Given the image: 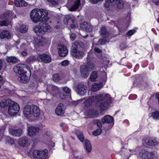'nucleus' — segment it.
Instances as JSON below:
<instances>
[{"label":"nucleus","mask_w":159,"mask_h":159,"mask_svg":"<svg viewBox=\"0 0 159 159\" xmlns=\"http://www.w3.org/2000/svg\"><path fill=\"white\" fill-rule=\"evenodd\" d=\"M154 155L153 152H149L145 150H142L139 154L140 156L143 159H149L152 158Z\"/></svg>","instance_id":"obj_12"},{"label":"nucleus","mask_w":159,"mask_h":159,"mask_svg":"<svg viewBox=\"0 0 159 159\" xmlns=\"http://www.w3.org/2000/svg\"><path fill=\"white\" fill-rule=\"evenodd\" d=\"M14 5L17 7H26L27 3L23 0H15Z\"/></svg>","instance_id":"obj_24"},{"label":"nucleus","mask_w":159,"mask_h":159,"mask_svg":"<svg viewBox=\"0 0 159 159\" xmlns=\"http://www.w3.org/2000/svg\"><path fill=\"white\" fill-rule=\"evenodd\" d=\"M35 59V57H30L26 60L27 63L30 64L33 62Z\"/></svg>","instance_id":"obj_44"},{"label":"nucleus","mask_w":159,"mask_h":159,"mask_svg":"<svg viewBox=\"0 0 159 159\" xmlns=\"http://www.w3.org/2000/svg\"><path fill=\"white\" fill-rule=\"evenodd\" d=\"M11 37L9 32L7 30H4L0 32V38L1 39H9Z\"/></svg>","instance_id":"obj_22"},{"label":"nucleus","mask_w":159,"mask_h":159,"mask_svg":"<svg viewBox=\"0 0 159 159\" xmlns=\"http://www.w3.org/2000/svg\"><path fill=\"white\" fill-rule=\"evenodd\" d=\"M48 2H50L51 4L56 5L58 4V1L59 0H47Z\"/></svg>","instance_id":"obj_45"},{"label":"nucleus","mask_w":159,"mask_h":159,"mask_svg":"<svg viewBox=\"0 0 159 159\" xmlns=\"http://www.w3.org/2000/svg\"><path fill=\"white\" fill-rule=\"evenodd\" d=\"M100 33L101 35L104 38H107L109 35V32L107 31L105 27H102L101 28Z\"/></svg>","instance_id":"obj_28"},{"label":"nucleus","mask_w":159,"mask_h":159,"mask_svg":"<svg viewBox=\"0 0 159 159\" xmlns=\"http://www.w3.org/2000/svg\"><path fill=\"white\" fill-rule=\"evenodd\" d=\"M48 11L43 9L36 8L32 10L30 12V18L34 23L39 21H47L49 18L48 16Z\"/></svg>","instance_id":"obj_2"},{"label":"nucleus","mask_w":159,"mask_h":159,"mask_svg":"<svg viewBox=\"0 0 159 159\" xmlns=\"http://www.w3.org/2000/svg\"><path fill=\"white\" fill-rule=\"evenodd\" d=\"M151 116L155 120L159 119V111H156L152 112L151 114Z\"/></svg>","instance_id":"obj_37"},{"label":"nucleus","mask_w":159,"mask_h":159,"mask_svg":"<svg viewBox=\"0 0 159 159\" xmlns=\"http://www.w3.org/2000/svg\"><path fill=\"white\" fill-rule=\"evenodd\" d=\"M20 110L19 104L14 102L11 101L9 106L8 113L11 116H14L17 114Z\"/></svg>","instance_id":"obj_5"},{"label":"nucleus","mask_w":159,"mask_h":159,"mask_svg":"<svg viewBox=\"0 0 159 159\" xmlns=\"http://www.w3.org/2000/svg\"><path fill=\"white\" fill-rule=\"evenodd\" d=\"M80 28L83 30L87 32H91L95 27L92 26L90 23L84 22L80 24Z\"/></svg>","instance_id":"obj_9"},{"label":"nucleus","mask_w":159,"mask_h":159,"mask_svg":"<svg viewBox=\"0 0 159 159\" xmlns=\"http://www.w3.org/2000/svg\"><path fill=\"white\" fill-rule=\"evenodd\" d=\"M98 42L99 44L101 45L105 44L106 43L105 40L102 39H99Z\"/></svg>","instance_id":"obj_52"},{"label":"nucleus","mask_w":159,"mask_h":159,"mask_svg":"<svg viewBox=\"0 0 159 159\" xmlns=\"http://www.w3.org/2000/svg\"><path fill=\"white\" fill-rule=\"evenodd\" d=\"M76 135L78 138L81 142H83L84 141V138L83 136V132L77 130L76 132Z\"/></svg>","instance_id":"obj_33"},{"label":"nucleus","mask_w":159,"mask_h":159,"mask_svg":"<svg viewBox=\"0 0 159 159\" xmlns=\"http://www.w3.org/2000/svg\"><path fill=\"white\" fill-rule=\"evenodd\" d=\"M111 98L108 94H99L95 96L91 97L85 101V106L87 107L91 105H95L99 103L101 109L102 110L107 109L111 103Z\"/></svg>","instance_id":"obj_1"},{"label":"nucleus","mask_w":159,"mask_h":159,"mask_svg":"<svg viewBox=\"0 0 159 159\" xmlns=\"http://www.w3.org/2000/svg\"><path fill=\"white\" fill-rule=\"evenodd\" d=\"M63 104H62L60 103L58 104L55 110V113L57 115L60 116L64 114L65 111L63 109Z\"/></svg>","instance_id":"obj_21"},{"label":"nucleus","mask_w":159,"mask_h":159,"mask_svg":"<svg viewBox=\"0 0 159 159\" xmlns=\"http://www.w3.org/2000/svg\"><path fill=\"white\" fill-rule=\"evenodd\" d=\"M152 1L156 5H159V0H152Z\"/></svg>","instance_id":"obj_57"},{"label":"nucleus","mask_w":159,"mask_h":159,"mask_svg":"<svg viewBox=\"0 0 159 159\" xmlns=\"http://www.w3.org/2000/svg\"><path fill=\"white\" fill-rule=\"evenodd\" d=\"M70 54L73 57L76 59H80L83 57L84 55V51L78 50L76 47L74 46V47L71 46Z\"/></svg>","instance_id":"obj_7"},{"label":"nucleus","mask_w":159,"mask_h":159,"mask_svg":"<svg viewBox=\"0 0 159 159\" xmlns=\"http://www.w3.org/2000/svg\"><path fill=\"white\" fill-rule=\"evenodd\" d=\"M10 133L13 136H20L22 133V131L20 129H11L10 131Z\"/></svg>","instance_id":"obj_25"},{"label":"nucleus","mask_w":159,"mask_h":159,"mask_svg":"<svg viewBox=\"0 0 159 159\" xmlns=\"http://www.w3.org/2000/svg\"><path fill=\"white\" fill-rule=\"evenodd\" d=\"M15 70H22L24 72H26L25 70H28L30 75L31 72L30 67L27 65L25 64H18L14 68Z\"/></svg>","instance_id":"obj_17"},{"label":"nucleus","mask_w":159,"mask_h":159,"mask_svg":"<svg viewBox=\"0 0 159 159\" xmlns=\"http://www.w3.org/2000/svg\"><path fill=\"white\" fill-rule=\"evenodd\" d=\"M69 64V61L67 60H65L61 62V65L63 66H66Z\"/></svg>","instance_id":"obj_54"},{"label":"nucleus","mask_w":159,"mask_h":159,"mask_svg":"<svg viewBox=\"0 0 159 159\" xmlns=\"http://www.w3.org/2000/svg\"><path fill=\"white\" fill-rule=\"evenodd\" d=\"M82 102L80 100H78L76 101H74L72 102V104L73 106H75L78 104L79 102Z\"/></svg>","instance_id":"obj_51"},{"label":"nucleus","mask_w":159,"mask_h":159,"mask_svg":"<svg viewBox=\"0 0 159 159\" xmlns=\"http://www.w3.org/2000/svg\"><path fill=\"white\" fill-rule=\"evenodd\" d=\"M76 36L74 33L71 34L70 36V39L71 40L73 41L76 38Z\"/></svg>","instance_id":"obj_53"},{"label":"nucleus","mask_w":159,"mask_h":159,"mask_svg":"<svg viewBox=\"0 0 159 159\" xmlns=\"http://www.w3.org/2000/svg\"><path fill=\"white\" fill-rule=\"evenodd\" d=\"M91 3L93 4H96L98 2V0H89Z\"/></svg>","instance_id":"obj_56"},{"label":"nucleus","mask_w":159,"mask_h":159,"mask_svg":"<svg viewBox=\"0 0 159 159\" xmlns=\"http://www.w3.org/2000/svg\"><path fill=\"white\" fill-rule=\"evenodd\" d=\"M78 152H74L73 153V156L74 158L76 159H83V157L82 156H79L78 155Z\"/></svg>","instance_id":"obj_42"},{"label":"nucleus","mask_w":159,"mask_h":159,"mask_svg":"<svg viewBox=\"0 0 159 159\" xmlns=\"http://www.w3.org/2000/svg\"><path fill=\"white\" fill-rule=\"evenodd\" d=\"M87 87L83 84H79L77 86L78 93L81 96L85 95L87 92Z\"/></svg>","instance_id":"obj_16"},{"label":"nucleus","mask_w":159,"mask_h":159,"mask_svg":"<svg viewBox=\"0 0 159 159\" xmlns=\"http://www.w3.org/2000/svg\"><path fill=\"white\" fill-rule=\"evenodd\" d=\"M74 46H75L77 48H78V46L81 48H84V43L82 42L78 41H76L72 43V46L74 47Z\"/></svg>","instance_id":"obj_31"},{"label":"nucleus","mask_w":159,"mask_h":159,"mask_svg":"<svg viewBox=\"0 0 159 159\" xmlns=\"http://www.w3.org/2000/svg\"><path fill=\"white\" fill-rule=\"evenodd\" d=\"M9 13L7 12H6L1 15L0 16V18L3 20H7L9 18H10V16L9 15Z\"/></svg>","instance_id":"obj_35"},{"label":"nucleus","mask_w":159,"mask_h":159,"mask_svg":"<svg viewBox=\"0 0 159 159\" xmlns=\"http://www.w3.org/2000/svg\"><path fill=\"white\" fill-rule=\"evenodd\" d=\"M34 43L36 44L39 45L40 43H41L42 41L40 40V39L38 38H34Z\"/></svg>","instance_id":"obj_50"},{"label":"nucleus","mask_w":159,"mask_h":159,"mask_svg":"<svg viewBox=\"0 0 159 159\" xmlns=\"http://www.w3.org/2000/svg\"><path fill=\"white\" fill-rule=\"evenodd\" d=\"M64 92L67 93H70V89L67 87H65L62 88Z\"/></svg>","instance_id":"obj_46"},{"label":"nucleus","mask_w":159,"mask_h":159,"mask_svg":"<svg viewBox=\"0 0 159 159\" xmlns=\"http://www.w3.org/2000/svg\"><path fill=\"white\" fill-rule=\"evenodd\" d=\"M120 47L121 49L125 48L126 47L125 43H122L120 45Z\"/></svg>","instance_id":"obj_58"},{"label":"nucleus","mask_w":159,"mask_h":159,"mask_svg":"<svg viewBox=\"0 0 159 159\" xmlns=\"http://www.w3.org/2000/svg\"><path fill=\"white\" fill-rule=\"evenodd\" d=\"M6 60L8 62H11L13 63H15L18 61V59L15 57H8Z\"/></svg>","instance_id":"obj_34"},{"label":"nucleus","mask_w":159,"mask_h":159,"mask_svg":"<svg viewBox=\"0 0 159 159\" xmlns=\"http://www.w3.org/2000/svg\"><path fill=\"white\" fill-rule=\"evenodd\" d=\"M100 120H94L93 121V123L94 125H97L98 122Z\"/></svg>","instance_id":"obj_60"},{"label":"nucleus","mask_w":159,"mask_h":159,"mask_svg":"<svg viewBox=\"0 0 159 159\" xmlns=\"http://www.w3.org/2000/svg\"><path fill=\"white\" fill-rule=\"evenodd\" d=\"M85 65L87 66V68L89 71L94 70V69L95 66L92 63L88 62L86 65Z\"/></svg>","instance_id":"obj_39"},{"label":"nucleus","mask_w":159,"mask_h":159,"mask_svg":"<svg viewBox=\"0 0 159 159\" xmlns=\"http://www.w3.org/2000/svg\"><path fill=\"white\" fill-rule=\"evenodd\" d=\"M70 26L71 27V28H72V29L75 28L76 27L75 25V24H73V23H72V24H70Z\"/></svg>","instance_id":"obj_63"},{"label":"nucleus","mask_w":159,"mask_h":159,"mask_svg":"<svg viewBox=\"0 0 159 159\" xmlns=\"http://www.w3.org/2000/svg\"><path fill=\"white\" fill-rule=\"evenodd\" d=\"M37 58L39 61H40L44 63H49L51 60L50 56L46 53L38 54Z\"/></svg>","instance_id":"obj_10"},{"label":"nucleus","mask_w":159,"mask_h":159,"mask_svg":"<svg viewBox=\"0 0 159 159\" xmlns=\"http://www.w3.org/2000/svg\"><path fill=\"white\" fill-rule=\"evenodd\" d=\"M94 50L95 52L98 53H100L102 52V51L98 48H95Z\"/></svg>","instance_id":"obj_55"},{"label":"nucleus","mask_w":159,"mask_h":159,"mask_svg":"<svg viewBox=\"0 0 159 159\" xmlns=\"http://www.w3.org/2000/svg\"><path fill=\"white\" fill-rule=\"evenodd\" d=\"M27 53L25 51H23L21 52V54L23 56H25L27 55Z\"/></svg>","instance_id":"obj_61"},{"label":"nucleus","mask_w":159,"mask_h":159,"mask_svg":"<svg viewBox=\"0 0 159 159\" xmlns=\"http://www.w3.org/2000/svg\"><path fill=\"white\" fill-rule=\"evenodd\" d=\"M98 77V74L97 72L93 71L90 76V80L91 81H93Z\"/></svg>","instance_id":"obj_38"},{"label":"nucleus","mask_w":159,"mask_h":159,"mask_svg":"<svg viewBox=\"0 0 159 159\" xmlns=\"http://www.w3.org/2000/svg\"><path fill=\"white\" fill-rule=\"evenodd\" d=\"M28 142V140L26 137L20 139L18 141L19 145L23 146H25L27 145Z\"/></svg>","instance_id":"obj_30"},{"label":"nucleus","mask_w":159,"mask_h":159,"mask_svg":"<svg viewBox=\"0 0 159 159\" xmlns=\"http://www.w3.org/2000/svg\"><path fill=\"white\" fill-rule=\"evenodd\" d=\"M8 24V22L7 21L3 20L0 22V25L1 26H7Z\"/></svg>","instance_id":"obj_49"},{"label":"nucleus","mask_w":159,"mask_h":159,"mask_svg":"<svg viewBox=\"0 0 159 159\" xmlns=\"http://www.w3.org/2000/svg\"><path fill=\"white\" fill-rule=\"evenodd\" d=\"M84 143V148L87 151V153L88 154L90 152L92 151L91 144L89 141L87 140H85Z\"/></svg>","instance_id":"obj_26"},{"label":"nucleus","mask_w":159,"mask_h":159,"mask_svg":"<svg viewBox=\"0 0 159 159\" xmlns=\"http://www.w3.org/2000/svg\"><path fill=\"white\" fill-rule=\"evenodd\" d=\"M102 132V130L100 128H99L97 130L94 131L93 132V134L94 136H97L101 134Z\"/></svg>","instance_id":"obj_43"},{"label":"nucleus","mask_w":159,"mask_h":159,"mask_svg":"<svg viewBox=\"0 0 159 159\" xmlns=\"http://www.w3.org/2000/svg\"><path fill=\"white\" fill-rule=\"evenodd\" d=\"M14 70L17 76H18V80L21 83H26L28 81L29 79L28 76L26 75V72H24L22 70Z\"/></svg>","instance_id":"obj_6"},{"label":"nucleus","mask_w":159,"mask_h":159,"mask_svg":"<svg viewBox=\"0 0 159 159\" xmlns=\"http://www.w3.org/2000/svg\"><path fill=\"white\" fill-rule=\"evenodd\" d=\"M32 105H26L23 109V112L25 116L26 117H29L31 116Z\"/></svg>","instance_id":"obj_18"},{"label":"nucleus","mask_w":159,"mask_h":159,"mask_svg":"<svg viewBox=\"0 0 159 159\" xmlns=\"http://www.w3.org/2000/svg\"><path fill=\"white\" fill-rule=\"evenodd\" d=\"M32 154L33 157L36 159H45L48 156V150L45 149L40 151L35 150L33 151Z\"/></svg>","instance_id":"obj_8"},{"label":"nucleus","mask_w":159,"mask_h":159,"mask_svg":"<svg viewBox=\"0 0 159 159\" xmlns=\"http://www.w3.org/2000/svg\"><path fill=\"white\" fill-rule=\"evenodd\" d=\"M53 80L55 82H58L60 79V77L59 75L55 74L52 77Z\"/></svg>","instance_id":"obj_41"},{"label":"nucleus","mask_w":159,"mask_h":159,"mask_svg":"<svg viewBox=\"0 0 159 159\" xmlns=\"http://www.w3.org/2000/svg\"><path fill=\"white\" fill-rule=\"evenodd\" d=\"M101 88V85L100 84L95 83L92 86L91 90L94 92H96L98 91Z\"/></svg>","instance_id":"obj_32"},{"label":"nucleus","mask_w":159,"mask_h":159,"mask_svg":"<svg viewBox=\"0 0 159 159\" xmlns=\"http://www.w3.org/2000/svg\"><path fill=\"white\" fill-rule=\"evenodd\" d=\"M135 30H129L126 33V34L129 36H131L135 32Z\"/></svg>","instance_id":"obj_47"},{"label":"nucleus","mask_w":159,"mask_h":159,"mask_svg":"<svg viewBox=\"0 0 159 159\" xmlns=\"http://www.w3.org/2000/svg\"><path fill=\"white\" fill-rule=\"evenodd\" d=\"M27 31V28L25 25H21L20 29V32L22 33H24Z\"/></svg>","instance_id":"obj_40"},{"label":"nucleus","mask_w":159,"mask_h":159,"mask_svg":"<svg viewBox=\"0 0 159 159\" xmlns=\"http://www.w3.org/2000/svg\"><path fill=\"white\" fill-rule=\"evenodd\" d=\"M50 87L53 90L55 91H57L58 92L59 91V89L57 87L53 85H51Z\"/></svg>","instance_id":"obj_48"},{"label":"nucleus","mask_w":159,"mask_h":159,"mask_svg":"<svg viewBox=\"0 0 159 159\" xmlns=\"http://www.w3.org/2000/svg\"><path fill=\"white\" fill-rule=\"evenodd\" d=\"M3 81V78L1 76V75H0V83H2Z\"/></svg>","instance_id":"obj_64"},{"label":"nucleus","mask_w":159,"mask_h":159,"mask_svg":"<svg viewBox=\"0 0 159 159\" xmlns=\"http://www.w3.org/2000/svg\"><path fill=\"white\" fill-rule=\"evenodd\" d=\"M80 71L81 74V76L82 77L86 78H87L89 75V70L87 68V66L82 65L80 67Z\"/></svg>","instance_id":"obj_11"},{"label":"nucleus","mask_w":159,"mask_h":159,"mask_svg":"<svg viewBox=\"0 0 159 159\" xmlns=\"http://www.w3.org/2000/svg\"><path fill=\"white\" fill-rule=\"evenodd\" d=\"M86 114L89 117H95L98 115V111L96 107H93V108L89 109L86 112Z\"/></svg>","instance_id":"obj_14"},{"label":"nucleus","mask_w":159,"mask_h":159,"mask_svg":"<svg viewBox=\"0 0 159 159\" xmlns=\"http://www.w3.org/2000/svg\"><path fill=\"white\" fill-rule=\"evenodd\" d=\"M146 142L148 145L150 146H153L155 144L156 141L153 140L152 139L148 138L146 139Z\"/></svg>","instance_id":"obj_36"},{"label":"nucleus","mask_w":159,"mask_h":159,"mask_svg":"<svg viewBox=\"0 0 159 159\" xmlns=\"http://www.w3.org/2000/svg\"><path fill=\"white\" fill-rule=\"evenodd\" d=\"M3 130L0 129V136L3 135Z\"/></svg>","instance_id":"obj_62"},{"label":"nucleus","mask_w":159,"mask_h":159,"mask_svg":"<svg viewBox=\"0 0 159 159\" xmlns=\"http://www.w3.org/2000/svg\"><path fill=\"white\" fill-rule=\"evenodd\" d=\"M59 49L58 53L59 55L61 57L66 56L68 53V50L66 47L62 45H60L58 46Z\"/></svg>","instance_id":"obj_13"},{"label":"nucleus","mask_w":159,"mask_h":159,"mask_svg":"<svg viewBox=\"0 0 159 159\" xmlns=\"http://www.w3.org/2000/svg\"><path fill=\"white\" fill-rule=\"evenodd\" d=\"M39 25H35L34 29V31L36 33H40L42 34H46L50 30L51 27L45 21H42Z\"/></svg>","instance_id":"obj_3"},{"label":"nucleus","mask_w":159,"mask_h":159,"mask_svg":"<svg viewBox=\"0 0 159 159\" xmlns=\"http://www.w3.org/2000/svg\"><path fill=\"white\" fill-rule=\"evenodd\" d=\"M40 114V111L38 107L36 105H32L31 115L37 117L39 116Z\"/></svg>","instance_id":"obj_20"},{"label":"nucleus","mask_w":159,"mask_h":159,"mask_svg":"<svg viewBox=\"0 0 159 159\" xmlns=\"http://www.w3.org/2000/svg\"><path fill=\"white\" fill-rule=\"evenodd\" d=\"M102 123L100 122V121L99 120V121L98 122V124H97V126L99 128H100L102 127Z\"/></svg>","instance_id":"obj_59"},{"label":"nucleus","mask_w":159,"mask_h":159,"mask_svg":"<svg viewBox=\"0 0 159 159\" xmlns=\"http://www.w3.org/2000/svg\"><path fill=\"white\" fill-rule=\"evenodd\" d=\"M80 5V0H75L70 6L68 7V9L71 11H75L79 8Z\"/></svg>","instance_id":"obj_15"},{"label":"nucleus","mask_w":159,"mask_h":159,"mask_svg":"<svg viewBox=\"0 0 159 159\" xmlns=\"http://www.w3.org/2000/svg\"><path fill=\"white\" fill-rule=\"evenodd\" d=\"M113 118L112 117L109 115H107L102 119V124H104L106 123H110L113 121Z\"/></svg>","instance_id":"obj_23"},{"label":"nucleus","mask_w":159,"mask_h":159,"mask_svg":"<svg viewBox=\"0 0 159 159\" xmlns=\"http://www.w3.org/2000/svg\"><path fill=\"white\" fill-rule=\"evenodd\" d=\"M64 22L66 24H67L71 22L72 23H74L75 22L74 19L72 18L69 15H66L64 17Z\"/></svg>","instance_id":"obj_29"},{"label":"nucleus","mask_w":159,"mask_h":159,"mask_svg":"<svg viewBox=\"0 0 159 159\" xmlns=\"http://www.w3.org/2000/svg\"><path fill=\"white\" fill-rule=\"evenodd\" d=\"M110 5H113L116 9L121 10L124 6V3L122 0H105L104 6L107 8Z\"/></svg>","instance_id":"obj_4"},{"label":"nucleus","mask_w":159,"mask_h":159,"mask_svg":"<svg viewBox=\"0 0 159 159\" xmlns=\"http://www.w3.org/2000/svg\"><path fill=\"white\" fill-rule=\"evenodd\" d=\"M39 130V128L38 127L30 126L29 127L28 130V135L31 137L34 136L36 135Z\"/></svg>","instance_id":"obj_19"},{"label":"nucleus","mask_w":159,"mask_h":159,"mask_svg":"<svg viewBox=\"0 0 159 159\" xmlns=\"http://www.w3.org/2000/svg\"><path fill=\"white\" fill-rule=\"evenodd\" d=\"M11 101L10 99L2 100L0 103V106L2 108H4L7 107L9 106Z\"/></svg>","instance_id":"obj_27"}]
</instances>
